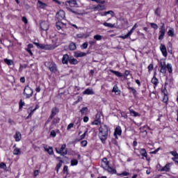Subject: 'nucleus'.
Instances as JSON below:
<instances>
[{
  "label": "nucleus",
  "mask_w": 178,
  "mask_h": 178,
  "mask_svg": "<svg viewBox=\"0 0 178 178\" xmlns=\"http://www.w3.org/2000/svg\"><path fill=\"white\" fill-rule=\"evenodd\" d=\"M99 137L103 144L108 139V127L106 125H102L99 129Z\"/></svg>",
  "instance_id": "f257e3e1"
},
{
  "label": "nucleus",
  "mask_w": 178,
  "mask_h": 178,
  "mask_svg": "<svg viewBox=\"0 0 178 178\" xmlns=\"http://www.w3.org/2000/svg\"><path fill=\"white\" fill-rule=\"evenodd\" d=\"M33 44L40 49H46V50L55 49V46L52 44H42L38 42H33Z\"/></svg>",
  "instance_id": "f03ea898"
},
{
  "label": "nucleus",
  "mask_w": 178,
  "mask_h": 178,
  "mask_svg": "<svg viewBox=\"0 0 178 178\" xmlns=\"http://www.w3.org/2000/svg\"><path fill=\"white\" fill-rule=\"evenodd\" d=\"M170 166H172V164L170 163H168L165 164V166L161 165V164L158 163L156 165V169L159 170V172H170Z\"/></svg>",
  "instance_id": "7ed1b4c3"
},
{
  "label": "nucleus",
  "mask_w": 178,
  "mask_h": 178,
  "mask_svg": "<svg viewBox=\"0 0 178 178\" xmlns=\"http://www.w3.org/2000/svg\"><path fill=\"white\" fill-rule=\"evenodd\" d=\"M45 66L48 67L51 73H56L58 72V66L54 62H47L45 63Z\"/></svg>",
  "instance_id": "20e7f679"
},
{
  "label": "nucleus",
  "mask_w": 178,
  "mask_h": 178,
  "mask_svg": "<svg viewBox=\"0 0 178 178\" xmlns=\"http://www.w3.org/2000/svg\"><path fill=\"white\" fill-rule=\"evenodd\" d=\"M33 94H34V90L29 86H25L24 89V97H26V99L31 98Z\"/></svg>",
  "instance_id": "39448f33"
},
{
  "label": "nucleus",
  "mask_w": 178,
  "mask_h": 178,
  "mask_svg": "<svg viewBox=\"0 0 178 178\" xmlns=\"http://www.w3.org/2000/svg\"><path fill=\"white\" fill-rule=\"evenodd\" d=\"M161 26L159 28V40H162L163 37H165V34L166 33V29H165V24L163 22L161 23Z\"/></svg>",
  "instance_id": "423d86ee"
},
{
  "label": "nucleus",
  "mask_w": 178,
  "mask_h": 178,
  "mask_svg": "<svg viewBox=\"0 0 178 178\" xmlns=\"http://www.w3.org/2000/svg\"><path fill=\"white\" fill-rule=\"evenodd\" d=\"M66 13L63 10H60L56 15V19L58 20H63L65 19Z\"/></svg>",
  "instance_id": "0eeeda50"
},
{
  "label": "nucleus",
  "mask_w": 178,
  "mask_h": 178,
  "mask_svg": "<svg viewBox=\"0 0 178 178\" xmlns=\"http://www.w3.org/2000/svg\"><path fill=\"white\" fill-rule=\"evenodd\" d=\"M40 29L43 30V31H47L49 29V23L47 21H43L40 23Z\"/></svg>",
  "instance_id": "6e6552de"
},
{
  "label": "nucleus",
  "mask_w": 178,
  "mask_h": 178,
  "mask_svg": "<svg viewBox=\"0 0 178 178\" xmlns=\"http://www.w3.org/2000/svg\"><path fill=\"white\" fill-rule=\"evenodd\" d=\"M59 113V109L57 107H54L51 110V114L48 119V122H50L51 120V119L54 116H56L57 113Z\"/></svg>",
  "instance_id": "1a4fd4ad"
},
{
  "label": "nucleus",
  "mask_w": 178,
  "mask_h": 178,
  "mask_svg": "<svg viewBox=\"0 0 178 178\" xmlns=\"http://www.w3.org/2000/svg\"><path fill=\"white\" fill-rule=\"evenodd\" d=\"M160 67H161V73H163V74H165V73H166V69H167V65H166V62L165 61H161L160 62Z\"/></svg>",
  "instance_id": "9d476101"
},
{
  "label": "nucleus",
  "mask_w": 178,
  "mask_h": 178,
  "mask_svg": "<svg viewBox=\"0 0 178 178\" xmlns=\"http://www.w3.org/2000/svg\"><path fill=\"white\" fill-rule=\"evenodd\" d=\"M65 26L66 25L62 22H58L56 23V27L57 30L60 31V33H62V31H63V27H65Z\"/></svg>",
  "instance_id": "9b49d317"
},
{
  "label": "nucleus",
  "mask_w": 178,
  "mask_h": 178,
  "mask_svg": "<svg viewBox=\"0 0 178 178\" xmlns=\"http://www.w3.org/2000/svg\"><path fill=\"white\" fill-rule=\"evenodd\" d=\"M60 155L62 156H65V155H67V149H66V144L62 145L60 148Z\"/></svg>",
  "instance_id": "f8f14e48"
},
{
  "label": "nucleus",
  "mask_w": 178,
  "mask_h": 178,
  "mask_svg": "<svg viewBox=\"0 0 178 178\" xmlns=\"http://www.w3.org/2000/svg\"><path fill=\"white\" fill-rule=\"evenodd\" d=\"M160 51H161V54H163V56H164V58L168 57V51L166 50V46H165L164 44H161Z\"/></svg>",
  "instance_id": "ddd939ff"
},
{
  "label": "nucleus",
  "mask_w": 178,
  "mask_h": 178,
  "mask_svg": "<svg viewBox=\"0 0 178 178\" xmlns=\"http://www.w3.org/2000/svg\"><path fill=\"white\" fill-rule=\"evenodd\" d=\"M104 170H107V172H108V173H111V175H118L116 169H113L109 165H108L107 168H105Z\"/></svg>",
  "instance_id": "4468645a"
},
{
  "label": "nucleus",
  "mask_w": 178,
  "mask_h": 178,
  "mask_svg": "<svg viewBox=\"0 0 178 178\" xmlns=\"http://www.w3.org/2000/svg\"><path fill=\"white\" fill-rule=\"evenodd\" d=\"M70 60V58H69V55L67 54H64L63 57L62 58V62L63 65H67Z\"/></svg>",
  "instance_id": "2eb2a0df"
},
{
  "label": "nucleus",
  "mask_w": 178,
  "mask_h": 178,
  "mask_svg": "<svg viewBox=\"0 0 178 178\" xmlns=\"http://www.w3.org/2000/svg\"><path fill=\"white\" fill-rule=\"evenodd\" d=\"M114 136H115V138H118L117 136H122V128L120 127H117L115 128Z\"/></svg>",
  "instance_id": "dca6fc26"
},
{
  "label": "nucleus",
  "mask_w": 178,
  "mask_h": 178,
  "mask_svg": "<svg viewBox=\"0 0 178 178\" xmlns=\"http://www.w3.org/2000/svg\"><path fill=\"white\" fill-rule=\"evenodd\" d=\"M60 121V118H54L51 122V125L50 126V129H54V126H56V124H58V123H59Z\"/></svg>",
  "instance_id": "f3484780"
},
{
  "label": "nucleus",
  "mask_w": 178,
  "mask_h": 178,
  "mask_svg": "<svg viewBox=\"0 0 178 178\" xmlns=\"http://www.w3.org/2000/svg\"><path fill=\"white\" fill-rule=\"evenodd\" d=\"M139 152L142 156H144L146 159V161H148V154H147V150H145V149H140Z\"/></svg>",
  "instance_id": "a211bd4d"
},
{
  "label": "nucleus",
  "mask_w": 178,
  "mask_h": 178,
  "mask_svg": "<svg viewBox=\"0 0 178 178\" xmlns=\"http://www.w3.org/2000/svg\"><path fill=\"white\" fill-rule=\"evenodd\" d=\"M44 148L45 151L48 152L49 155H54V148H52V147H48V145H46Z\"/></svg>",
  "instance_id": "6ab92c4d"
},
{
  "label": "nucleus",
  "mask_w": 178,
  "mask_h": 178,
  "mask_svg": "<svg viewBox=\"0 0 178 178\" xmlns=\"http://www.w3.org/2000/svg\"><path fill=\"white\" fill-rule=\"evenodd\" d=\"M102 163H102V168H104V169H105V168H106L108 166H109V161H108V159H106V158H104L103 159H102Z\"/></svg>",
  "instance_id": "aec40b11"
},
{
  "label": "nucleus",
  "mask_w": 178,
  "mask_h": 178,
  "mask_svg": "<svg viewBox=\"0 0 178 178\" xmlns=\"http://www.w3.org/2000/svg\"><path fill=\"white\" fill-rule=\"evenodd\" d=\"M87 53L76 51L75 52V58H83V56H86Z\"/></svg>",
  "instance_id": "412c9836"
},
{
  "label": "nucleus",
  "mask_w": 178,
  "mask_h": 178,
  "mask_svg": "<svg viewBox=\"0 0 178 178\" xmlns=\"http://www.w3.org/2000/svg\"><path fill=\"white\" fill-rule=\"evenodd\" d=\"M67 3H69L71 8H74L77 5V1L76 0H69L67 1Z\"/></svg>",
  "instance_id": "4be33fe9"
},
{
  "label": "nucleus",
  "mask_w": 178,
  "mask_h": 178,
  "mask_svg": "<svg viewBox=\"0 0 178 178\" xmlns=\"http://www.w3.org/2000/svg\"><path fill=\"white\" fill-rule=\"evenodd\" d=\"M152 83L154 84L155 87H156V86H158V84L159 83V81L158 80V79H156L155 74L152 79Z\"/></svg>",
  "instance_id": "5701e85b"
},
{
  "label": "nucleus",
  "mask_w": 178,
  "mask_h": 178,
  "mask_svg": "<svg viewBox=\"0 0 178 178\" xmlns=\"http://www.w3.org/2000/svg\"><path fill=\"white\" fill-rule=\"evenodd\" d=\"M15 141H20L22 140V134L20 132L17 131L15 135L14 136Z\"/></svg>",
  "instance_id": "b1692460"
},
{
  "label": "nucleus",
  "mask_w": 178,
  "mask_h": 178,
  "mask_svg": "<svg viewBox=\"0 0 178 178\" xmlns=\"http://www.w3.org/2000/svg\"><path fill=\"white\" fill-rule=\"evenodd\" d=\"M110 72H111V73H113V74H115V76H117V77H123V74H122V73H120L118 71L110 70Z\"/></svg>",
  "instance_id": "393cba45"
},
{
  "label": "nucleus",
  "mask_w": 178,
  "mask_h": 178,
  "mask_svg": "<svg viewBox=\"0 0 178 178\" xmlns=\"http://www.w3.org/2000/svg\"><path fill=\"white\" fill-rule=\"evenodd\" d=\"M77 47L76 46V43L71 42L69 45V49L70 51H76Z\"/></svg>",
  "instance_id": "a878e982"
},
{
  "label": "nucleus",
  "mask_w": 178,
  "mask_h": 178,
  "mask_svg": "<svg viewBox=\"0 0 178 178\" xmlns=\"http://www.w3.org/2000/svg\"><path fill=\"white\" fill-rule=\"evenodd\" d=\"M38 8H40L41 9H44V8L47 7V4L45 3H43L42 1L38 0Z\"/></svg>",
  "instance_id": "bb28decb"
},
{
  "label": "nucleus",
  "mask_w": 178,
  "mask_h": 178,
  "mask_svg": "<svg viewBox=\"0 0 178 178\" xmlns=\"http://www.w3.org/2000/svg\"><path fill=\"white\" fill-rule=\"evenodd\" d=\"M69 63H70V65H77V63H79V61L77 60V59L70 57Z\"/></svg>",
  "instance_id": "cd10ccee"
},
{
  "label": "nucleus",
  "mask_w": 178,
  "mask_h": 178,
  "mask_svg": "<svg viewBox=\"0 0 178 178\" xmlns=\"http://www.w3.org/2000/svg\"><path fill=\"white\" fill-rule=\"evenodd\" d=\"M83 94H86L87 95H94V91H92V90L90 88H88L85 90V91L83 92Z\"/></svg>",
  "instance_id": "c85d7f7f"
},
{
  "label": "nucleus",
  "mask_w": 178,
  "mask_h": 178,
  "mask_svg": "<svg viewBox=\"0 0 178 178\" xmlns=\"http://www.w3.org/2000/svg\"><path fill=\"white\" fill-rule=\"evenodd\" d=\"M103 25L105 26V27H108L109 29H113L115 27V24L108 22L103 23Z\"/></svg>",
  "instance_id": "c756f323"
},
{
  "label": "nucleus",
  "mask_w": 178,
  "mask_h": 178,
  "mask_svg": "<svg viewBox=\"0 0 178 178\" xmlns=\"http://www.w3.org/2000/svg\"><path fill=\"white\" fill-rule=\"evenodd\" d=\"M80 112L81 115H86L87 112H88V108L87 107H83L81 110Z\"/></svg>",
  "instance_id": "7c9ffc66"
},
{
  "label": "nucleus",
  "mask_w": 178,
  "mask_h": 178,
  "mask_svg": "<svg viewBox=\"0 0 178 178\" xmlns=\"http://www.w3.org/2000/svg\"><path fill=\"white\" fill-rule=\"evenodd\" d=\"M4 62H5V63H6V65H8V66H12V65H13V60H9V59H8V58H5V59H4Z\"/></svg>",
  "instance_id": "2f4dec72"
},
{
  "label": "nucleus",
  "mask_w": 178,
  "mask_h": 178,
  "mask_svg": "<svg viewBox=\"0 0 178 178\" xmlns=\"http://www.w3.org/2000/svg\"><path fill=\"white\" fill-rule=\"evenodd\" d=\"M168 37H173V35H175V31L173 29L170 28V29L168 30Z\"/></svg>",
  "instance_id": "473e14b6"
},
{
  "label": "nucleus",
  "mask_w": 178,
  "mask_h": 178,
  "mask_svg": "<svg viewBox=\"0 0 178 178\" xmlns=\"http://www.w3.org/2000/svg\"><path fill=\"white\" fill-rule=\"evenodd\" d=\"M63 163V161L62 160H60L59 163L57 164L56 167V172L58 173V172H59V169H60V168H62V163Z\"/></svg>",
  "instance_id": "72a5a7b5"
},
{
  "label": "nucleus",
  "mask_w": 178,
  "mask_h": 178,
  "mask_svg": "<svg viewBox=\"0 0 178 178\" xmlns=\"http://www.w3.org/2000/svg\"><path fill=\"white\" fill-rule=\"evenodd\" d=\"M167 70H168V72L170 73H172L173 72V69L172 68V64L170 63L167 64Z\"/></svg>",
  "instance_id": "f704fd0d"
},
{
  "label": "nucleus",
  "mask_w": 178,
  "mask_h": 178,
  "mask_svg": "<svg viewBox=\"0 0 178 178\" xmlns=\"http://www.w3.org/2000/svg\"><path fill=\"white\" fill-rule=\"evenodd\" d=\"M94 40H96V41H101L102 40V35H95L93 37Z\"/></svg>",
  "instance_id": "c9c22d12"
},
{
  "label": "nucleus",
  "mask_w": 178,
  "mask_h": 178,
  "mask_svg": "<svg viewBox=\"0 0 178 178\" xmlns=\"http://www.w3.org/2000/svg\"><path fill=\"white\" fill-rule=\"evenodd\" d=\"M168 101H169V97H168V95H164L163 98V102H164V104H166V105H168Z\"/></svg>",
  "instance_id": "e433bc0d"
},
{
  "label": "nucleus",
  "mask_w": 178,
  "mask_h": 178,
  "mask_svg": "<svg viewBox=\"0 0 178 178\" xmlns=\"http://www.w3.org/2000/svg\"><path fill=\"white\" fill-rule=\"evenodd\" d=\"M20 154H21L20 149H19V148H15V149L13 150V154H14V155H20Z\"/></svg>",
  "instance_id": "4c0bfd02"
},
{
  "label": "nucleus",
  "mask_w": 178,
  "mask_h": 178,
  "mask_svg": "<svg viewBox=\"0 0 178 178\" xmlns=\"http://www.w3.org/2000/svg\"><path fill=\"white\" fill-rule=\"evenodd\" d=\"M117 176H130V172H127V171L122 172L120 174H117Z\"/></svg>",
  "instance_id": "58836bf2"
},
{
  "label": "nucleus",
  "mask_w": 178,
  "mask_h": 178,
  "mask_svg": "<svg viewBox=\"0 0 178 178\" xmlns=\"http://www.w3.org/2000/svg\"><path fill=\"white\" fill-rule=\"evenodd\" d=\"M87 133H88V131H86L83 134H82L81 136H80V139L79 140H76V141H81V140H84L86 138V136H87Z\"/></svg>",
  "instance_id": "ea45409f"
},
{
  "label": "nucleus",
  "mask_w": 178,
  "mask_h": 178,
  "mask_svg": "<svg viewBox=\"0 0 178 178\" xmlns=\"http://www.w3.org/2000/svg\"><path fill=\"white\" fill-rule=\"evenodd\" d=\"M130 113L131 115H133L135 118H137V116H140V114L136 112L134 110H131Z\"/></svg>",
  "instance_id": "a19ab883"
},
{
  "label": "nucleus",
  "mask_w": 178,
  "mask_h": 178,
  "mask_svg": "<svg viewBox=\"0 0 178 178\" xmlns=\"http://www.w3.org/2000/svg\"><path fill=\"white\" fill-rule=\"evenodd\" d=\"M154 13L155 15H156V16H159V17H161V8H157L154 11Z\"/></svg>",
  "instance_id": "79ce46f5"
},
{
  "label": "nucleus",
  "mask_w": 178,
  "mask_h": 178,
  "mask_svg": "<svg viewBox=\"0 0 178 178\" xmlns=\"http://www.w3.org/2000/svg\"><path fill=\"white\" fill-rule=\"evenodd\" d=\"M77 163H79V161H77V159H72L71 161L72 166H76V165H77Z\"/></svg>",
  "instance_id": "37998d69"
},
{
  "label": "nucleus",
  "mask_w": 178,
  "mask_h": 178,
  "mask_svg": "<svg viewBox=\"0 0 178 178\" xmlns=\"http://www.w3.org/2000/svg\"><path fill=\"white\" fill-rule=\"evenodd\" d=\"M150 26L152 29H154V30H158V24H155V23H151Z\"/></svg>",
  "instance_id": "c03bdc74"
},
{
  "label": "nucleus",
  "mask_w": 178,
  "mask_h": 178,
  "mask_svg": "<svg viewBox=\"0 0 178 178\" xmlns=\"http://www.w3.org/2000/svg\"><path fill=\"white\" fill-rule=\"evenodd\" d=\"M23 106H24V102H23V100L21 99L19 102V109H22Z\"/></svg>",
  "instance_id": "a18cd8bd"
},
{
  "label": "nucleus",
  "mask_w": 178,
  "mask_h": 178,
  "mask_svg": "<svg viewBox=\"0 0 178 178\" xmlns=\"http://www.w3.org/2000/svg\"><path fill=\"white\" fill-rule=\"evenodd\" d=\"M92 124H95L96 126H99V124H101V121H99V119L95 120L92 122Z\"/></svg>",
  "instance_id": "49530a36"
},
{
  "label": "nucleus",
  "mask_w": 178,
  "mask_h": 178,
  "mask_svg": "<svg viewBox=\"0 0 178 178\" xmlns=\"http://www.w3.org/2000/svg\"><path fill=\"white\" fill-rule=\"evenodd\" d=\"M0 169H3L4 170H6V164L5 163H1Z\"/></svg>",
  "instance_id": "de8ad7c7"
},
{
  "label": "nucleus",
  "mask_w": 178,
  "mask_h": 178,
  "mask_svg": "<svg viewBox=\"0 0 178 178\" xmlns=\"http://www.w3.org/2000/svg\"><path fill=\"white\" fill-rule=\"evenodd\" d=\"M86 35L84 33H79L76 35V38H84Z\"/></svg>",
  "instance_id": "09e8293b"
},
{
  "label": "nucleus",
  "mask_w": 178,
  "mask_h": 178,
  "mask_svg": "<svg viewBox=\"0 0 178 178\" xmlns=\"http://www.w3.org/2000/svg\"><path fill=\"white\" fill-rule=\"evenodd\" d=\"M88 142L87 140H82L81 142V147H87Z\"/></svg>",
  "instance_id": "8fccbe9b"
},
{
  "label": "nucleus",
  "mask_w": 178,
  "mask_h": 178,
  "mask_svg": "<svg viewBox=\"0 0 178 178\" xmlns=\"http://www.w3.org/2000/svg\"><path fill=\"white\" fill-rule=\"evenodd\" d=\"M170 154H171V155H172V156H178V154L177 152L176 151H171L170 152Z\"/></svg>",
  "instance_id": "3c124183"
},
{
  "label": "nucleus",
  "mask_w": 178,
  "mask_h": 178,
  "mask_svg": "<svg viewBox=\"0 0 178 178\" xmlns=\"http://www.w3.org/2000/svg\"><path fill=\"white\" fill-rule=\"evenodd\" d=\"M119 88H118V86H114V87L113 88V90H112V92H118Z\"/></svg>",
  "instance_id": "603ef678"
},
{
  "label": "nucleus",
  "mask_w": 178,
  "mask_h": 178,
  "mask_svg": "<svg viewBox=\"0 0 178 178\" xmlns=\"http://www.w3.org/2000/svg\"><path fill=\"white\" fill-rule=\"evenodd\" d=\"M104 15H111V16H113V15H115V13L112 11V10H109V11H105V14Z\"/></svg>",
  "instance_id": "864d4df0"
},
{
  "label": "nucleus",
  "mask_w": 178,
  "mask_h": 178,
  "mask_svg": "<svg viewBox=\"0 0 178 178\" xmlns=\"http://www.w3.org/2000/svg\"><path fill=\"white\" fill-rule=\"evenodd\" d=\"M129 37H130V35H129V33H127V35H121L120 36V38H122L123 40H126V38H129Z\"/></svg>",
  "instance_id": "5fc2aeb1"
},
{
  "label": "nucleus",
  "mask_w": 178,
  "mask_h": 178,
  "mask_svg": "<svg viewBox=\"0 0 178 178\" xmlns=\"http://www.w3.org/2000/svg\"><path fill=\"white\" fill-rule=\"evenodd\" d=\"M147 69H148L149 72H151L152 70H154V65H152V64L149 65Z\"/></svg>",
  "instance_id": "6e6d98bb"
},
{
  "label": "nucleus",
  "mask_w": 178,
  "mask_h": 178,
  "mask_svg": "<svg viewBox=\"0 0 178 178\" xmlns=\"http://www.w3.org/2000/svg\"><path fill=\"white\" fill-rule=\"evenodd\" d=\"M88 47V43L85 42V43H83V44H82V48H83V49H87Z\"/></svg>",
  "instance_id": "4d7b16f0"
},
{
  "label": "nucleus",
  "mask_w": 178,
  "mask_h": 178,
  "mask_svg": "<svg viewBox=\"0 0 178 178\" xmlns=\"http://www.w3.org/2000/svg\"><path fill=\"white\" fill-rule=\"evenodd\" d=\"M22 22H24V23H25V24H27V23H29V21L27 20V18L26 17H22Z\"/></svg>",
  "instance_id": "13d9d810"
},
{
  "label": "nucleus",
  "mask_w": 178,
  "mask_h": 178,
  "mask_svg": "<svg viewBox=\"0 0 178 178\" xmlns=\"http://www.w3.org/2000/svg\"><path fill=\"white\" fill-rule=\"evenodd\" d=\"M162 92L163 93V95H168V89H166V87H164V89L162 90Z\"/></svg>",
  "instance_id": "bf43d9fd"
},
{
  "label": "nucleus",
  "mask_w": 178,
  "mask_h": 178,
  "mask_svg": "<svg viewBox=\"0 0 178 178\" xmlns=\"http://www.w3.org/2000/svg\"><path fill=\"white\" fill-rule=\"evenodd\" d=\"M73 126H74V124L70 123V124H68L67 130H70V129H72Z\"/></svg>",
  "instance_id": "052dcab7"
},
{
  "label": "nucleus",
  "mask_w": 178,
  "mask_h": 178,
  "mask_svg": "<svg viewBox=\"0 0 178 178\" xmlns=\"http://www.w3.org/2000/svg\"><path fill=\"white\" fill-rule=\"evenodd\" d=\"M50 136H51V137H56V132H55V131L52 130L50 133Z\"/></svg>",
  "instance_id": "680f3d73"
},
{
  "label": "nucleus",
  "mask_w": 178,
  "mask_h": 178,
  "mask_svg": "<svg viewBox=\"0 0 178 178\" xmlns=\"http://www.w3.org/2000/svg\"><path fill=\"white\" fill-rule=\"evenodd\" d=\"M165 80H166V81L164 84L165 87H166V86H168L169 84V81H172V79H168V77H166Z\"/></svg>",
  "instance_id": "e2e57ef3"
},
{
  "label": "nucleus",
  "mask_w": 178,
  "mask_h": 178,
  "mask_svg": "<svg viewBox=\"0 0 178 178\" xmlns=\"http://www.w3.org/2000/svg\"><path fill=\"white\" fill-rule=\"evenodd\" d=\"M20 82L21 83H26V78L24 76H22L20 78Z\"/></svg>",
  "instance_id": "0e129e2a"
},
{
  "label": "nucleus",
  "mask_w": 178,
  "mask_h": 178,
  "mask_svg": "<svg viewBox=\"0 0 178 178\" xmlns=\"http://www.w3.org/2000/svg\"><path fill=\"white\" fill-rule=\"evenodd\" d=\"M8 123H10V124H15V121H13V120H12L11 118H9Z\"/></svg>",
  "instance_id": "69168bd1"
},
{
  "label": "nucleus",
  "mask_w": 178,
  "mask_h": 178,
  "mask_svg": "<svg viewBox=\"0 0 178 178\" xmlns=\"http://www.w3.org/2000/svg\"><path fill=\"white\" fill-rule=\"evenodd\" d=\"M88 120H89L88 117L85 116V117L83 118V122H84L85 123H87V122H88Z\"/></svg>",
  "instance_id": "338daca9"
},
{
  "label": "nucleus",
  "mask_w": 178,
  "mask_h": 178,
  "mask_svg": "<svg viewBox=\"0 0 178 178\" xmlns=\"http://www.w3.org/2000/svg\"><path fill=\"white\" fill-rule=\"evenodd\" d=\"M27 52L29 53V54L31 55V56H33V51H31V49H26Z\"/></svg>",
  "instance_id": "774afa93"
}]
</instances>
